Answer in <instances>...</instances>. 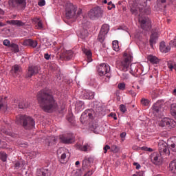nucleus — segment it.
<instances>
[{"label": "nucleus", "mask_w": 176, "mask_h": 176, "mask_svg": "<svg viewBox=\"0 0 176 176\" xmlns=\"http://www.w3.org/2000/svg\"><path fill=\"white\" fill-rule=\"evenodd\" d=\"M36 97L40 108L44 112L52 113L58 108L57 101L54 99L53 94L49 90L41 89L37 93Z\"/></svg>", "instance_id": "nucleus-1"}, {"label": "nucleus", "mask_w": 176, "mask_h": 176, "mask_svg": "<svg viewBox=\"0 0 176 176\" xmlns=\"http://www.w3.org/2000/svg\"><path fill=\"white\" fill-rule=\"evenodd\" d=\"M15 122L19 126H23L25 130H31L35 126V120L31 117L23 114L16 116Z\"/></svg>", "instance_id": "nucleus-2"}, {"label": "nucleus", "mask_w": 176, "mask_h": 176, "mask_svg": "<svg viewBox=\"0 0 176 176\" xmlns=\"http://www.w3.org/2000/svg\"><path fill=\"white\" fill-rule=\"evenodd\" d=\"M77 8L73 4H67L65 8L66 19H74V20H80V16H83L82 14V10L79 9L76 13Z\"/></svg>", "instance_id": "nucleus-3"}, {"label": "nucleus", "mask_w": 176, "mask_h": 176, "mask_svg": "<svg viewBox=\"0 0 176 176\" xmlns=\"http://www.w3.org/2000/svg\"><path fill=\"white\" fill-rule=\"evenodd\" d=\"M124 57H125V58L120 62L117 63L116 67L123 72H127L130 64H131V61H133V55L131 53L125 52L124 54Z\"/></svg>", "instance_id": "nucleus-4"}, {"label": "nucleus", "mask_w": 176, "mask_h": 176, "mask_svg": "<svg viewBox=\"0 0 176 176\" xmlns=\"http://www.w3.org/2000/svg\"><path fill=\"white\" fill-rule=\"evenodd\" d=\"M159 126L160 127H166V129H173L176 126V122L173 119L164 118L160 122Z\"/></svg>", "instance_id": "nucleus-5"}, {"label": "nucleus", "mask_w": 176, "mask_h": 176, "mask_svg": "<svg viewBox=\"0 0 176 176\" xmlns=\"http://www.w3.org/2000/svg\"><path fill=\"white\" fill-rule=\"evenodd\" d=\"M59 140L62 144H74L75 142V137L72 133L60 135Z\"/></svg>", "instance_id": "nucleus-6"}, {"label": "nucleus", "mask_w": 176, "mask_h": 176, "mask_svg": "<svg viewBox=\"0 0 176 176\" xmlns=\"http://www.w3.org/2000/svg\"><path fill=\"white\" fill-rule=\"evenodd\" d=\"M102 14V12L101 11V8L100 7H96L91 9L88 13V16L91 20H96V19H98Z\"/></svg>", "instance_id": "nucleus-7"}, {"label": "nucleus", "mask_w": 176, "mask_h": 176, "mask_svg": "<svg viewBox=\"0 0 176 176\" xmlns=\"http://www.w3.org/2000/svg\"><path fill=\"white\" fill-rule=\"evenodd\" d=\"M139 23H140L142 30L144 31H149L152 28V22L149 18L139 19Z\"/></svg>", "instance_id": "nucleus-8"}, {"label": "nucleus", "mask_w": 176, "mask_h": 176, "mask_svg": "<svg viewBox=\"0 0 176 176\" xmlns=\"http://www.w3.org/2000/svg\"><path fill=\"white\" fill-rule=\"evenodd\" d=\"M160 153L157 152H154L151 155V159L152 163L155 164V166H160L163 163V157Z\"/></svg>", "instance_id": "nucleus-9"}, {"label": "nucleus", "mask_w": 176, "mask_h": 176, "mask_svg": "<svg viewBox=\"0 0 176 176\" xmlns=\"http://www.w3.org/2000/svg\"><path fill=\"white\" fill-rule=\"evenodd\" d=\"M151 109L153 111V113H155V115H160L162 109H163V101H157L155 103L153 104Z\"/></svg>", "instance_id": "nucleus-10"}, {"label": "nucleus", "mask_w": 176, "mask_h": 176, "mask_svg": "<svg viewBox=\"0 0 176 176\" xmlns=\"http://www.w3.org/2000/svg\"><path fill=\"white\" fill-rule=\"evenodd\" d=\"M39 71H41V67L29 66L26 76L27 78H32L34 75H37V74H39Z\"/></svg>", "instance_id": "nucleus-11"}, {"label": "nucleus", "mask_w": 176, "mask_h": 176, "mask_svg": "<svg viewBox=\"0 0 176 176\" xmlns=\"http://www.w3.org/2000/svg\"><path fill=\"white\" fill-rule=\"evenodd\" d=\"M108 69H109V66L107 65L105 63H102L98 67V74L99 76H104L108 74Z\"/></svg>", "instance_id": "nucleus-12"}, {"label": "nucleus", "mask_w": 176, "mask_h": 176, "mask_svg": "<svg viewBox=\"0 0 176 176\" xmlns=\"http://www.w3.org/2000/svg\"><path fill=\"white\" fill-rule=\"evenodd\" d=\"M23 46H30V47H32V49H35L36 46H38V41H34L31 38L25 39L22 43Z\"/></svg>", "instance_id": "nucleus-13"}, {"label": "nucleus", "mask_w": 176, "mask_h": 176, "mask_svg": "<svg viewBox=\"0 0 176 176\" xmlns=\"http://www.w3.org/2000/svg\"><path fill=\"white\" fill-rule=\"evenodd\" d=\"M158 149L160 154L163 155H166V153H170V151L168 150V148L167 147V143H160L158 144Z\"/></svg>", "instance_id": "nucleus-14"}, {"label": "nucleus", "mask_w": 176, "mask_h": 176, "mask_svg": "<svg viewBox=\"0 0 176 176\" xmlns=\"http://www.w3.org/2000/svg\"><path fill=\"white\" fill-rule=\"evenodd\" d=\"M76 148L78 149V151H81V152H87L88 151H91V144L86 143L85 145L82 146L80 144H76Z\"/></svg>", "instance_id": "nucleus-15"}, {"label": "nucleus", "mask_w": 176, "mask_h": 176, "mask_svg": "<svg viewBox=\"0 0 176 176\" xmlns=\"http://www.w3.org/2000/svg\"><path fill=\"white\" fill-rule=\"evenodd\" d=\"M38 176H52V171L47 168H40L36 171Z\"/></svg>", "instance_id": "nucleus-16"}, {"label": "nucleus", "mask_w": 176, "mask_h": 176, "mask_svg": "<svg viewBox=\"0 0 176 176\" xmlns=\"http://www.w3.org/2000/svg\"><path fill=\"white\" fill-rule=\"evenodd\" d=\"M94 113V111H93V109H87L85 111V112H83L81 115L80 119H85V118L87 117L89 118V119H93V114Z\"/></svg>", "instance_id": "nucleus-17"}, {"label": "nucleus", "mask_w": 176, "mask_h": 176, "mask_svg": "<svg viewBox=\"0 0 176 176\" xmlns=\"http://www.w3.org/2000/svg\"><path fill=\"white\" fill-rule=\"evenodd\" d=\"M158 38H159V36H157V33H156V32L152 33L151 34L150 39H149V43H150V46H151V47H152V49H153V45H155L156 43Z\"/></svg>", "instance_id": "nucleus-18"}, {"label": "nucleus", "mask_w": 176, "mask_h": 176, "mask_svg": "<svg viewBox=\"0 0 176 176\" xmlns=\"http://www.w3.org/2000/svg\"><path fill=\"white\" fill-rule=\"evenodd\" d=\"M77 35L81 39H85L87 36L89 35V32L87 30L82 28L80 30L77 32Z\"/></svg>", "instance_id": "nucleus-19"}, {"label": "nucleus", "mask_w": 176, "mask_h": 176, "mask_svg": "<svg viewBox=\"0 0 176 176\" xmlns=\"http://www.w3.org/2000/svg\"><path fill=\"white\" fill-rule=\"evenodd\" d=\"M160 50L162 53H168L170 50H171V46L170 45H166V43L162 41L160 44Z\"/></svg>", "instance_id": "nucleus-20"}, {"label": "nucleus", "mask_w": 176, "mask_h": 176, "mask_svg": "<svg viewBox=\"0 0 176 176\" xmlns=\"http://www.w3.org/2000/svg\"><path fill=\"white\" fill-rule=\"evenodd\" d=\"M63 152H64V148H59L57 151V155H58V156H59V155H61L59 160H60V163H62V164H64V163L65 162V159H67V154L65 153H63Z\"/></svg>", "instance_id": "nucleus-21"}, {"label": "nucleus", "mask_w": 176, "mask_h": 176, "mask_svg": "<svg viewBox=\"0 0 176 176\" xmlns=\"http://www.w3.org/2000/svg\"><path fill=\"white\" fill-rule=\"evenodd\" d=\"M62 57H63L64 60L66 61H69L72 57H74V54L72 51H65L63 54H62Z\"/></svg>", "instance_id": "nucleus-22"}, {"label": "nucleus", "mask_w": 176, "mask_h": 176, "mask_svg": "<svg viewBox=\"0 0 176 176\" xmlns=\"http://www.w3.org/2000/svg\"><path fill=\"white\" fill-rule=\"evenodd\" d=\"M8 23L12 25H16V27H24V25H25V23L21 21V20H11Z\"/></svg>", "instance_id": "nucleus-23"}, {"label": "nucleus", "mask_w": 176, "mask_h": 176, "mask_svg": "<svg viewBox=\"0 0 176 176\" xmlns=\"http://www.w3.org/2000/svg\"><path fill=\"white\" fill-rule=\"evenodd\" d=\"M167 0H157V6L158 9H166L167 6Z\"/></svg>", "instance_id": "nucleus-24"}, {"label": "nucleus", "mask_w": 176, "mask_h": 176, "mask_svg": "<svg viewBox=\"0 0 176 176\" xmlns=\"http://www.w3.org/2000/svg\"><path fill=\"white\" fill-rule=\"evenodd\" d=\"M75 107H76V109H77L78 112H82V111L85 109V102H83L82 101L78 100L76 102Z\"/></svg>", "instance_id": "nucleus-25"}, {"label": "nucleus", "mask_w": 176, "mask_h": 176, "mask_svg": "<svg viewBox=\"0 0 176 176\" xmlns=\"http://www.w3.org/2000/svg\"><path fill=\"white\" fill-rule=\"evenodd\" d=\"M148 61H150L151 64H159V58L153 55H148L147 56Z\"/></svg>", "instance_id": "nucleus-26"}, {"label": "nucleus", "mask_w": 176, "mask_h": 176, "mask_svg": "<svg viewBox=\"0 0 176 176\" xmlns=\"http://www.w3.org/2000/svg\"><path fill=\"white\" fill-rule=\"evenodd\" d=\"M138 5L135 3H133L131 5V13H132V14H135V16H137L138 14Z\"/></svg>", "instance_id": "nucleus-27"}, {"label": "nucleus", "mask_w": 176, "mask_h": 176, "mask_svg": "<svg viewBox=\"0 0 176 176\" xmlns=\"http://www.w3.org/2000/svg\"><path fill=\"white\" fill-rule=\"evenodd\" d=\"M105 34L104 33H101V32H99V34L98 36V39L99 41V42H100V43L102 44V47H105V43H104V41L105 39Z\"/></svg>", "instance_id": "nucleus-28"}, {"label": "nucleus", "mask_w": 176, "mask_h": 176, "mask_svg": "<svg viewBox=\"0 0 176 176\" xmlns=\"http://www.w3.org/2000/svg\"><path fill=\"white\" fill-rule=\"evenodd\" d=\"M16 6H21L23 9L27 7V0H16Z\"/></svg>", "instance_id": "nucleus-29"}, {"label": "nucleus", "mask_w": 176, "mask_h": 176, "mask_svg": "<svg viewBox=\"0 0 176 176\" xmlns=\"http://www.w3.org/2000/svg\"><path fill=\"white\" fill-rule=\"evenodd\" d=\"M169 168L170 171H173L176 174V159L172 160L169 164Z\"/></svg>", "instance_id": "nucleus-30"}, {"label": "nucleus", "mask_w": 176, "mask_h": 176, "mask_svg": "<svg viewBox=\"0 0 176 176\" xmlns=\"http://www.w3.org/2000/svg\"><path fill=\"white\" fill-rule=\"evenodd\" d=\"M100 32L107 35V34H108V32H109V25L108 24L102 25Z\"/></svg>", "instance_id": "nucleus-31"}, {"label": "nucleus", "mask_w": 176, "mask_h": 176, "mask_svg": "<svg viewBox=\"0 0 176 176\" xmlns=\"http://www.w3.org/2000/svg\"><path fill=\"white\" fill-rule=\"evenodd\" d=\"M84 98H85V100H93L94 99V92H86L84 94Z\"/></svg>", "instance_id": "nucleus-32"}, {"label": "nucleus", "mask_w": 176, "mask_h": 176, "mask_svg": "<svg viewBox=\"0 0 176 176\" xmlns=\"http://www.w3.org/2000/svg\"><path fill=\"white\" fill-rule=\"evenodd\" d=\"M30 107V103L28 102L23 101L20 102L19 104V108L20 109H25V108H28Z\"/></svg>", "instance_id": "nucleus-33"}, {"label": "nucleus", "mask_w": 176, "mask_h": 176, "mask_svg": "<svg viewBox=\"0 0 176 176\" xmlns=\"http://www.w3.org/2000/svg\"><path fill=\"white\" fill-rule=\"evenodd\" d=\"M140 102L143 107H149V104L151 103V101H149L148 99L143 98L141 99Z\"/></svg>", "instance_id": "nucleus-34"}, {"label": "nucleus", "mask_w": 176, "mask_h": 176, "mask_svg": "<svg viewBox=\"0 0 176 176\" xmlns=\"http://www.w3.org/2000/svg\"><path fill=\"white\" fill-rule=\"evenodd\" d=\"M10 47L12 48V50L14 53H19V52H20V50H19V45L16 43H11Z\"/></svg>", "instance_id": "nucleus-35"}, {"label": "nucleus", "mask_w": 176, "mask_h": 176, "mask_svg": "<svg viewBox=\"0 0 176 176\" xmlns=\"http://www.w3.org/2000/svg\"><path fill=\"white\" fill-rule=\"evenodd\" d=\"M113 45V49L115 50V52H119V41H113L112 43Z\"/></svg>", "instance_id": "nucleus-36"}, {"label": "nucleus", "mask_w": 176, "mask_h": 176, "mask_svg": "<svg viewBox=\"0 0 176 176\" xmlns=\"http://www.w3.org/2000/svg\"><path fill=\"white\" fill-rule=\"evenodd\" d=\"M135 4L140 6H145L146 5V0H134Z\"/></svg>", "instance_id": "nucleus-37"}, {"label": "nucleus", "mask_w": 176, "mask_h": 176, "mask_svg": "<svg viewBox=\"0 0 176 176\" xmlns=\"http://www.w3.org/2000/svg\"><path fill=\"white\" fill-rule=\"evenodd\" d=\"M90 166V160L85 159L82 161V168H87Z\"/></svg>", "instance_id": "nucleus-38"}, {"label": "nucleus", "mask_w": 176, "mask_h": 176, "mask_svg": "<svg viewBox=\"0 0 176 176\" xmlns=\"http://www.w3.org/2000/svg\"><path fill=\"white\" fill-rule=\"evenodd\" d=\"M8 159V154L5 152H0V160H2V162H6Z\"/></svg>", "instance_id": "nucleus-39"}, {"label": "nucleus", "mask_w": 176, "mask_h": 176, "mask_svg": "<svg viewBox=\"0 0 176 176\" xmlns=\"http://www.w3.org/2000/svg\"><path fill=\"white\" fill-rule=\"evenodd\" d=\"M110 151L111 152H113V153H118V152H119V151H120V149L119 148V147L118 146L113 144L110 147Z\"/></svg>", "instance_id": "nucleus-40"}, {"label": "nucleus", "mask_w": 176, "mask_h": 176, "mask_svg": "<svg viewBox=\"0 0 176 176\" xmlns=\"http://www.w3.org/2000/svg\"><path fill=\"white\" fill-rule=\"evenodd\" d=\"M57 144V139L56 138H51V140L48 142V146H52V145H56Z\"/></svg>", "instance_id": "nucleus-41"}, {"label": "nucleus", "mask_w": 176, "mask_h": 176, "mask_svg": "<svg viewBox=\"0 0 176 176\" xmlns=\"http://www.w3.org/2000/svg\"><path fill=\"white\" fill-rule=\"evenodd\" d=\"M170 113L173 116H176V105L174 104L170 106Z\"/></svg>", "instance_id": "nucleus-42"}, {"label": "nucleus", "mask_w": 176, "mask_h": 176, "mask_svg": "<svg viewBox=\"0 0 176 176\" xmlns=\"http://www.w3.org/2000/svg\"><path fill=\"white\" fill-rule=\"evenodd\" d=\"M8 3L11 8H16L17 6V0H9Z\"/></svg>", "instance_id": "nucleus-43"}, {"label": "nucleus", "mask_w": 176, "mask_h": 176, "mask_svg": "<svg viewBox=\"0 0 176 176\" xmlns=\"http://www.w3.org/2000/svg\"><path fill=\"white\" fill-rule=\"evenodd\" d=\"M83 53H85V54H86V56H87L89 60H90V58H91V51L89 50H83Z\"/></svg>", "instance_id": "nucleus-44"}, {"label": "nucleus", "mask_w": 176, "mask_h": 176, "mask_svg": "<svg viewBox=\"0 0 176 176\" xmlns=\"http://www.w3.org/2000/svg\"><path fill=\"white\" fill-rule=\"evenodd\" d=\"M12 71L14 73V74H17L19 71H20V66H19L18 65H15L12 67Z\"/></svg>", "instance_id": "nucleus-45"}, {"label": "nucleus", "mask_w": 176, "mask_h": 176, "mask_svg": "<svg viewBox=\"0 0 176 176\" xmlns=\"http://www.w3.org/2000/svg\"><path fill=\"white\" fill-rule=\"evenodd\" d=\"M108 6H107V9L108 10H112V9H115L116 6L115 4L112 3V1H109L107 3Z\"/></svg>", "instance_id": "nucleus-46"}, {"label": "nucleus", "mask_w": 176, "mask_h": 176, "mask_svg": "<svg viewBox=\"0 0 176 176\" xmlns=\"http://www.w3.org/2000/svg\"><path fill=\"white\" fill-rule=\"evenodd\" d=\"M118 87L120 90H124L126 89V84L124 82H120L118 85Z\"/></svg>", "instance_id": "nucleus-47"}, {"label": "nucleus", "mask_w": 176, "mask_h": 176, "mask_svg": "<svg viewBox=\"0 0 176 176\" xmlns=\"http://www.w3.org/2000/svg\"><path fill=\"white\" fill-rule=\"evenodd\" d=\"M6 104L2 100H0V109H6Z\"/></svg>", "instance_id": "nucleus-48"}, {"label": "nucleus", "mask_w": 176, "mask_h": 176, "mask_svg": "<svg viewBox=\"0 0 176 176\" xmlns=\"http://www.w3.org/2000/svg\"><path fill=\"white\" fill-rule=\"evenodd\" d=\"M3 45H4V46H8V47H10V45H12V43H10V41L6 39L3 41Z\"/></svg>", "instance_id": "nucleus-49"}, {"label": "nucleus", "mask_w": 176, "mask_h": 176, "mask_svg": "<svg viewBox=\"0 0 176 176\" xmlns=\"http://www.w3.org/2000/svg\"><path fill=\"white\" fill-rule=\"evenodd\" d=\"M138 71V69L137 67L135 68L134 65H131V74H134V72H137Z\"/></svg>", "instance_id": "nucleus-50"}, {"label": "nucleus", "mask_w": 176, "mask_h": 176, "mask_svg": "<svg viewBox=\"0 0 176 176\" xmlns=\"http://www.w3.org/2000/svg\"><path fill=\"white\" fill-rule=\"evenodd\" d=\"M120 110L121 111V112H123V113H124V112L127 111V109H126V106L124 104H120Z\"/></svg>", "instance_id": "nucleus-51"}, {"label": "nucleus", "mask_w": 176, "mask_h": 176, "mask_svg": "<svg viewBox=\"0 0 176 176\" xmlns=\"http://www.w3.org/2000/svg\"><path fill=\"white\" fill-rule=\"evenodd\" d=\"M169 46H170V47H176V38L173 41H170L169 42Z\"/></svg>", "instance_id": "nucleus-52"}, {"label": "nucleus", "mask_w": 176, "mask_h": 176, "mask_svg": "<svg viewBox=\"0 0 176 176\" xmlns=\"http://www.w3.org/2000/svg\"><path fill=\"white\" fill-rule=\"evenodd\" d=\"M38 6H45V5H46V1H45V0H39L38 2Z\"/></svg>", "instance_id": "nucleus-53"}, {"label": "nucleus", "mask_w": 176, "mask_h": 176, "mask_svg": "<svg viewBox=\"0 0 176 176\" xmlns=\"http://www.w3.org/2000/svg\"><path fill=\"white\" fill-rule=\"evenodd\" d=\"M82 169H78L75 173L76 176H82Z\"/></svg>", "instance_id": "nucleus-54"}, {"label": "nucleus", "mask_w": 176, "mask_h": 176, "mask_svg": "<svg viewBox=\"0 0 176 176\" xmlns=\"http://www.w3.org/2000/svg\"><path fill=\"white\" fill-rule=\"evenodd\" d=\"M168 65V68H169V69H170V71H173V68H174V65H173V63L168 62L167 63Z\"/></svg>", "instance_id": "nucleus-55"}, {"label": "nucleus", "mask_w": 176, "mask_h": 176, "mask_svg": "<svg viewBox=\"0 0 176 176\" xmlns=\"http://www.w3.org/2000/svg\"><path fill=\"white\" fill-rule=\"evenodd\" d=\"M170 149L173 151V152H176V144L175 143L170 144Z\"/></svg>", "instance_id": "nucleus-56"}, {"label": "nucleus", "mask_w": 176, "mask_h": 176, "mask_svg": "<svg viewBox=\"0 0 176 176\" xmlns=\"http://www.w3.org/2000/svg\"><path fill=\"white\" fill-rule=\"evenodd\" d=\"M128 94H131V96H132V97H135V96H137V93L134 92V91H133V90L128 91Z\"/></svg>", "instance_id": "nucleus-57"}, {"label": "nucleus", "mask_w": 176, "mask_h": 176, "mask_svg": "<svg viewBox=\"0 0 176 176\" xmlns=\"http://www.w3.org/2000/svg\"><path fill=\"white\" fill-rule=\"evenodd\" d=\"M110 149L111 150V146H109V145H106L104 148V153H107V152H108V150Z\"/></svg>", "instance_id": "nucleus-58"}, {"label": "nucleus", "mask_w": 176, "mask_h": 176, "mask_svg": "<svg viewBox=\"0 0 176 176\" xmlns=\"http://www.w3.org/2000/svg\"><path fill=\"white\" fill-rule=\"evenodd\" d=\"M109 116H110L111 118H113L114 120H117L118 118L116 117V113H111Z\"/></svg>", "instance_id": "nucleus-59"}, {"label": "nucleus", "mask_w": 176, "mask_h": 176, "mask_svg": "<svg viewBox=\"0 0 176 176\" xmlns=\"http://www.w3.org/2000/svg\"><path fill=\"white\" fill-rule=\"evenodd\" d=\"M37 25L38 27V30H42V28H43V25L42 24V21H39L37 23Z\"/></svg>", "instance_id": "nucleus-60"}, {"label": "nucleus", "mask_w": 176, "mask_h": 176, "mask_svg": "<svg viewBox=\"0 0 176 176\" xmlns=\"http://www.w3.org/2000/svg\"><path fill=\"white\" fill-rule=\"evenodd\" d=\"M133 166H136V170L141 168V165L138 162H134Z\"/></svg>", "instance_id": "nucleus-61"}, {"label": "nucleus", "mask_w": 176, "mask_h": 176, "mask_svg": "<svg viewBox=\"0 0 176 176\" xmlns=\"http://www.w3.org/2000/svg\"><path fill=\"white\" fill-rule=\"evenodd\" d=\"M44 58H45V60H50V55L49 54H45Z\"/></svg>", "instance_id": "nucleus-62"}, {"label": "nucleus", "mask_w": 176, "mask_h": 176, "mask_svg": "<svg viewBox=\"0 0 176 176\" xmlns=\"http://www.w3.org/2000/svg\"><path fill=\"white\" fill-rule=\"evenodd\" d=\"M128 78H129V74H127L126 73L122 74V78L123 79H128Z\"/></svg>", "instance_id": "nucleus-63"}, {"label": "nucleus", "mask_w": 176, "mask_h": 176, "mask_svg": "<svg viewBox=\"0 0 176 176\" xmlns=\"http://www.w3.org/2000/svg\"><path fill=\"white\" fill-rule=\"evenodd\" d=\"M137 174L138 176H144V172L140 171V172H138Z\"/></svg>", "instance_id": "nucleus-64"}]
</instances>
